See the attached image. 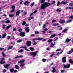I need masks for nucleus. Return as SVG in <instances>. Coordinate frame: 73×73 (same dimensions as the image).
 Segmentation results:
<instances>
[{
    "mask_svg": "<svg viewBox=\"0 0 73 73\" xmlns=\"http://www.w3.org/2000/svg\"><path fill=\"white\" fill-rule=\"evenodd\" d=\"M72 52V51L71 50H70L68 52V54H71Z\"/></svg>",
    "mask_w": 73,
    "mask_h": 73,
    "instance_id": "nucleus-53",
    "label": "nucleus"
},
{
    "mask_svg": "<svg viewBox=\"0 0 73 73\" xmlns=\"http://www.w3.org/2000/svg\"><path fill=\"white\" fill-rule=\"evenodd\" d=\"M4 50V51H5V50H6V49H4V48H0V50Z\"/></svg>",
    "mask_w": 73,
    "mask_h": 73,
    "instance_id": "nucleus-23",
    "label": "nucleus"
},
{
    "mask_svg": "<svg viewBox=\"0 0 73 73\" xmlns=\"http://www.w3.org/2000/svg\"><path fill=\"white\" fill-rule=\"evenodd\" d=\"M69 6H73V3H72L69 4Z\"/></svg>",
    "mask_w": 73,
    "mask_h": 73,
    "instance_id": "nucleus-42",
    "label": "nucleus"
},
{
    "mask_svg": "<svg viewBox=\"0 0 73 73\" xmlns=\"http://www.w3.org/2000/svg\"><path fill=\"white\" fill-rule=\"evenodd\" d=\"M56 36V34H53L50 36V38H53V37H55Z\"/></svg>",
    "mask_w": 73,
    "mask_h": 73,
    "instance_id": "nucleus-19",
    "label": "nucleus"
},
{
    "mask_svg": "<svg viewBox=\"0 0 73 73\" xmlns=\"http://www.w3.org/2000/svg\"><path fill=\"white\" fill-rule=\"evenodd\" d=\"M67 4V2H66L63 1L60 2V4Z\"/></svg>",
    "mask_w": 73,
    "mask_h": 73,
    "instance_id": "nucleus-18",
    "label": "nucleus"
},
{
    "mask_svg": "<svg viewBox=\"0 0 73 73\" xmlns=\"http://www.w3.org/2000/svg\"><path fill=\"white\" fill-rule=\"evenodd\" d=\"M56 21V20H53L52 21V23H54Z\"/></svg>",
    "mask_w": 73,
    "mask_h": 73,
    "instance_id": "nucleus-54",
    "label": "nucleus"
},
{
    "mask_svg": "<svg viewBox=\"0 0 73 73\" xmlns=\"http://www.w3.org/2000/svg\"><path fill=\"white\" fill-rule=\"evenodd\" d=\"M18 31H19V32H21V31H22V29H19L18 30Z\"/></svg>",
    "mask_w": 73,
    "mask_h": 73,
    "instance_id": "nucleus-56",
    "label": "nucleus"
},
{
    "mask_svg": "<svg viewBox=\"0 0 73 73\" xmlns=\"http://www.w3.org/2000/svg\"><path fill=\"white\" fill-rule=\"evenodd\" d=\"M27 46H21L20 47V48H27Z\"/></svg>",
    "mask_w": 73,
    "mask_h": 73,
    "instance_id": "nucleus-47",
    "label": "nucleus"
},
{
    "mask_svg": "<svg viewBox=\"0 0 73 73\" xmlns=\"http://www.w3.org/2000/svg\"><path fill=\"white\" fill-rule=\"evenodd\" d=\"M20 10L17 11L16 13V16H18V15L20 14Z\"/></svg>",
    "mask_w": 73,
    "mask_h": 73,
    "instance_id": "nucleus-13",
    "label": "nucleus"
},
{
    "mask_svg": "<svg viewBox=\"0 0 73 73\" xmlns=\"http://www.w3.org/2000/svg\"><path fill=\"white\" fill-rule=\"evenodd\" d=\"M20 35L21 37H24V36H25V33L24 32H21L20 33Z\"/></svg>",
    "mask_w": 73,
    "mask_h": 73,
    "instance_id": "nucleus-8",
    "label": "nucleus"
},
{
    "mask_svg": "<svg viewBox=\"0 0 73 73\" xmlns=\"http://www.w3.org/2000/svg\"><path fill=\"white\" fill-rule=\"evenodd\" d=\"M59 25V24L58 23H54L52 25V26H56V25Z\"/></svg>",
    "mask_w": 73,
    "mask_h": 73,
    "instance_id": "nucleus-27",
    "label": "nucleus"
},
{
    "mask_svg": "<svg viewBox=\"0 0 73 73\" xmlns=\"http://www.w3.org/2000/svg\"><path fill=\"white\" fill-rule=\"evenodd\" d=\"M69 18L70 19H73V16L72 15H71L69 17Z\"/></svg>",
    "mask_w": 73,
    "mask_h": 73,
    "instance_id": "nucleus-48",
    "label": "nucleus"
},
{
    "mask_svg": "<svg viewBox=\"0 0 73 73\" xmlns=\"http://www.w3.org/2000/svg\"><path fill=\"white\" fill-rule=\"evenodd\" d=\"M13 48V47L12 46H11L9 47V48L7 49L8 50H9V49H11Z\"/></svg>",
    "mask_w": 73,
    "mask_h": 73,
    "instance_id": "nucleus-36",
    "label": "nucleus"
},
{
    "mask_svg": "<svg viewBox=\"0 0 73 73\" xmlns=\"http://www.w3.org/2000/svg\"><path fill=\"white\" fill-rule=\"evenodd\" d=\"M18 63H20L21 64V65L20 66L22 67L24 66L25 64H24V62H25V60H22L19 61L18 62Z\"/></svg>",
    "mask_w": 73,
    "mask_h": 73,
    "instance_id": "nucleus-2",
    "label": "nucleus"
},
{
    "mask_svg": "<svg viewBox=\"0 0 73 73\" xmlns=\"http://www.w3.org/2000/svg\"><path fill=\"white\" fill-rule=\"evenodd\" d=\"M68 31V29H65L63 31V32L64 33L65 32Z\"/></svg>",
    "mask_w": 73,
    "mask_h": 73,
    "instance_id": "nucleus-38",
    "label": "nucleus"
},
{
    "mask_svg": "<svg viewBox=\"0 0 73 73\" xmlns=\"http://www.w3.org/2000/svg\"><path fill=\"white\" fill-rule=\"evenodd\" d=\"M10 65L9 64H7L6 65H4V66L5 68H8L9 66Z\"/></svg>",
    "mask_w": 73,
    "mask_h": 73,
    "instance_id": "nucleus-16",
    "label": "nucleus"
},
{
    "mask_svg": "<svg viewBox=\"0 0 73 73\" xmlns=\"http://www.w3.org/2000/svg\"><path fill=\"white\" fill-rule=\"evenodd\" d=\"M59 23L60 24H64V23H65V20L61 19L59 21Z\"/></svg>",
    "mask_w": 73,
    "mask_h": 73,
    "instance_id": "nucleus-6",
    "label": "nucleus"
},
{
    "mask_svg": "<svg viewBox=\"0 0 73 73\" xmlns=\"http://www.w3.org/2000/svg\"><path fill=\"white\" fill-rule=\"evenodd\" d=\"M37 12V11H34L33 13H32L30 15V16H32V15H33V13H36V12Z\"/></svg>",
    "mask_w": 73,
    "mask_h": 73,
    "instance_id": "nucleus-20",
    "label": "nucleus"
},
{
    "mask_svg": "<svg viewBox=\"0 0 73 73\" xmlns=\"http://www.w3.org/2000/svg\"><path fill=\"white\" fill-rule=\"evenodd\" d=\"M71 40V39H69L68 38H67L65 42H69Z\"/></svg>",
    "mask_w": 73,
    "mask_h": 73,
    "instance_id": "nucleus-14",
    "label": "nucleus"
},
{
    "mask_svg": "<svg viewBox=\"0 0 73 73\" xmlns=\"http://www.w3.org/2000/svg\"><path fill=\"white\" fill-rule=\"evenodd\" d=\"M42 33H45V32H45V31H42Z\"/></svg>",
    "mask_w": 73,
    "mask_h": 73,
    "instance_id": "nucleus-64",
    "label": "nucleus"
},
{
    "mask_svg": "<svg viewBox=\"0 0 73 73\" xmlns=\"http://www.w3.org/2000/svg\"><path fill=\"white\" fill-rule=\"evenodd\" d=\"M61 73H64L65 72V70H63L61 71Z\"/></svg>",
    "mask_w": 73,
    "mask_h": 73,
    "instance_id": "nucleus-51",
    "label": "nucleus"
},
{
    "mask_svg": "<svg viewBox=\"0 0 73 73\" xmlns=\"http://www.w3.org/2000/svg\"><path fill=\"white\" fill-rule=\"evenodd\" d=\"M11 38V36H7V39H8V40H9V38Z\"/></svg>",
    "mask_w": 73,
    "mask_h": 73,
    "instance_id": "nucleus-57",
    "label": "nucleus"
},
{
    "mask_svg": "<svg viewBox=\"0 0 73 73\" xmlns=\"http://www.w3.org/2000/svg\"><path fill=\"white\" fill-rule=\"evenodd\" d=\"M4 60H5V59L4 58H2L1 60H0V64H3L5 62V61H3Z\"/></svg>",
    "mask_w": 73,
    "mask_h": 73,
    "instance_id": "nucleus-7",
    "label": "nucleus"
},
{
    "mask_svg": "<svg viewBox=\"0 0 73 73\" xmlns=\"http://www.w3.org/2000/svg\"><path fill=\"white\" fill-rule=\"evenodd\" d=\"M13 71H14V70L13 68L10 69V72H13Z\"/></svg>",
    "mask_w": 73,
    "mask_h": 73,
    "instance_id": "nucleus-40",
    "label": "nucleus"
},
{
    "mask_svg": "<svg viewBox=\"0 0 73 73\" xmlns=\"http://www.w3.org/2000/svg\"><path fill=\"white\" fill-rule=\"evenodd\" d=\"M63 66H64V68H66V69H68V68H70V64H68L67 65L64 64Z\"/></svg>",
    "mask_w": 73,
    "mask_h": 73,
    "instance_id": "nucleus-4",
    "label": "nucleus"
},
{
    "mask_svg": "<svg viewBox=\"0 0 73 73\" xmlns=\"http://www.w3.org/2000/svg\"><path fill=\"white\" fill-rule=\"evenodd\" d=\"M72 20H70L68 21H67V22H66V23H70V22H71L72 21Z\"/></svg>",
    "mask_w": 73,
    "mask_h": 73,
    "instance_id": "nucleus-39",
    "label": "nucleus"
},
{
    "mask_svg": "<svg viewBox=\"0 0 73 73\" xmlns=\"http://www.w3.org/2000/svg\"><path fill=\"white\" fill-rule=\"evenodd\" d=\"M52 72H53V73H54V72H56V69H55V68H53V70Z\"/></svg>",
    "mask_w": 73,
    "mask_h": 73,
    "instance_id": "nucleus-24",
    "label": "nucleus"
},
{
    "mask_svg": "<svg viewBox=\"0 0 73 73\" xmlns=\"http://www.w3.org/2000/svg\"><path fill=\"white\" fill-rule=\"evenodd\" d=\"M15 68L16 69H19V66L17 65H15Z\"/></svg>",
    "mask_w": 73,
    "mask_h": 73,
    "instance_id": "nucleus-21",
    "label": "nucleus"
},
{
    "mask_svg": "<svg viewBox=\"0 0 73 73\" xmlns=\"http://www.w3.org/2000/svg\"><path fill=\"white\" fill-rule=\"evenodd\" d=\"M55 44H54V43H51V47H53V46H54V45H55Z\"/></svg>",
    "mask_w": 73,
    "mask_h": 73,
    "instance_id": "nucleus-31",
    "label": "nucleus"
},
{
    "mask_svg": "<svg viewBox=\"0 0 73 73\" xmlns=\"http://www.w3.org/2000/svg\"><path fill=\"white\" fill-rule=\"evenodd\" d=\"M11 26H12V25H10L7 26L6 27V29H9V28H11Z\"/></svg>",
    "mask_w": 73,
    "mask_h": 73,
    "instance_id": "nucleus-22",
    "label": "nucleus"
},
{
    "mask_svg": "<svg viewBox=\"0 0 73 73\" xmlns=\"http://www.w3.org/2000/svg\"><path fill=\"white\" fill-rule=\"evenodd\" d=\"M53 41V40L52 39H50L48 41V42H52Z\"/></svg>",
    "mask_w": 73,
    "mask_h": 73,
    "instance_id": "nucleus-25",
    "label": "nucleus"
},
{
    "mask_svg": "<svg viewBox=\"0 0 73 73\" xmlns=\"http://www.w3.org/2000/svg\"><path fill=\"white\" fill-rule=\"evenodd\" d=\"M43 40V38H34L33 39V41L34 42L35 41V40Z\"/></svg>",
    "mask_w": 73,
    "mask_h": 73,
    "instance_id": "nucleus-5",
    "label": "nucleus"
},
{
    "mask_svg": "<svg viewBox=\"0 0 73 73\" xmlns=\"http://www.w3.org/2000/svg\"><path fill=\"white\" fill-rule=\"evenodd\" d=\"M25 29H26L25 30L27 32H29V29L28 27H25Z\"/></svg>",
    "mask_w": 73,
    "mask_h": 73,
    "instance_id": "nucleus-17",
    "label": "nucleus"
},
{
    "mask_svg": "<svg viewBox=\"0 0 73 73\" xmlns=\"http://www.w3.org/2000/svg\"><path fill=\"white\" fill-rule=\"evenodd\" d=\"M34 18V17H31L28 19V20L29 21H30V20H32V19H33Z\"/></svg>",
    "mask_w": 73,
    "mask_h": 73,
    "instance_id": "nucleus-35",
    "label": "nucleus"
},
{
    "mask_svg": "<svg viewBox=\"0 0 73 73\" xmlns=\"http://www.w3.org/2000/svg\"><path fill=\"white\" fill-rule=\"evenodd\" d=\"M55 2H56L55 1H52V3L51 4L47 2L43 3L41 5V9H44L45 8H47V7H48V6H49V5H52V4H54V3Z\"/></svg>",
    "mask_w": 73,
    "mask_h": 73,
    "instance_id": "nucleus-1",
    "label": "nucleus"
},
{
    "mask_svg": "<svg viewBox=\"0 0 73 73\" xmlns=\"http://www.w3.org/2000/svg\"><path fill=\"white\" fill-rule=\"evenodd\" d=\"M30 3V2H29V1H26L24 3V5H27V6L28 5H29V4Z\"/></svg>",
    "mask_w": 73,
    "mask_h": 73,
    "instance_id": "nucleus-10",
    "label": "nucleus"
},
{
    "mask_svg": "<svg viewBox=\"0 0 73 73\" xmlns=\"http://www.w3.org/2000/svg\"><path fill=\"white\" fill-rule=\"evenodd\" d=\"M56 50V51H60V50H61V49H58Z\"/></svg>",
    "mask_w": 73,
    "mask_h": 73,
    "instance_id": "nucleus-63",
    "label": "nucleus"
},
{
    "mask_svg": "<svg viewBox=\"0 0 73 73\" xmlns=\"http://www.w3.org/2000/svg\"><path fill=\"white\" fill-rule=\"evenodd\" d=\"M2 53L3 57H6V56H7L5 55V54H4V52H3Z\"/></svg>",
    "mask_w": 73,
    "mask_h": 73,
    "instance_id": "nucleus-37",
    "label": "nucleus"
},
{
    "mask_svg": "<svg viewBox=\"0 0 73 73\" xmlns=\"http://www.w3.org/2000/svg\"><path fill=\"white\" fill-rule=\"evenodd\" d=\"M27 45L28 46H30L31 45V42L29 41H28L27 42Z\"/></svg>",
    "mask_w": 73,
    "mask_h": 73,
    "instance_id": "nucleus-9",
    "label": "nucleus"
},
{
    "mask_svg": "<svg viewBox=\"0 0 73 73\" xmlns=\"http://www.w3.org/2000/svg\"><path fill=\"white\" fill-rule=\"evenodd\" d=\"M34 4H35V3L33 2L32 4H31V7H33Z\"/></svg>",
    "mask_w": 73,
    "mask_h": 73,
    "instance_id": "nucleus-50",
    "label": "nucleus"
},
{
    "mask_svg": "<svg viewBox=\"0 0 73 73\" xmlns=\"http://www.w3.org/2000/svg\"><path fill=\"white\" fill-rule=\"evenodd\" d=\"M16 29H17L16 28L13 29V31H15Z\"/></svg>",
    "mask_w": 73,
    "mask_h": 73,
    "instance_id": "nucleus-60",
    "label": "nucleus"
},
{
    "mask_svg": "<svg viewBox=\"0 0 73 73\" xmlns=\"http://www.w3.org/2000/svg\"><path fill=\"white\" fill-rule=\"evenodd\" d=\"M6 36H7V34L6 33H5L4 34H3L2 35V38H4V37H6Z\"/></svg>",
    "mask_w": 73,
    "mask_h": 73,
    "instance_id": "nucleus-15",
    "label": "nucleus"
},
{
    "mask_svg": "<svg viewBox=\"0 0 73 73\" xmlns=\"http://www.w3.org/2000/svg\"><path fill=\"white\" fill-rule=\"evenodd\" d=\"M39 32H38V31H36V32H35V34H38V33H39Z\"/></svg>",
    "mask_w": 73,
    "mask_h": 73,
    "instance_id": "nucleus-59",
    "label": "nucleus"
},
{
    "mask_svg": "<svg viewBox=\"0 0 73 73\" xmlns=\"http://www.w3.org/2000/svg\"><path fill=\"white\" fill-rule=\"evenodd\" d=\"M29 49H30V50H34V48H33V47H30L29 48Z\"/></svg>",
    "mask_w": 73,
    "mask_h": 73,
    "instance_id": "nucleus-34",
    "label": "nucleus"
},
{
    "mask_svg": "<svg viewBox=\"0 0 73 73\" xmlns=\"http://www.w3.org/2000/svg\"><path fill=\"white\" fill-rule=\"evenodd\" d=\"M5 25H3V29H4V28H5Z\"/></svg>",
    "mask_w": 73,
    "mask_h": 73,
    "instance_id": "nucleus-45",
    "label": "nucleus"
},
{
    "mask_svg": "<svg viewBox=\"0 0 73 73\" xmlns=\"http://www.w3.org/2000/svg\"><path fill=\"white\" fill-rule=\"evenodd\" d=\"M42 60L43 61V62H45V61H46V60L45 59H43Z\"/></svg>",
    "mask_w": 73,
    "mask_h": 73,
    "instance_id": "nucleus-52",
    "label": "nucleus"
},
{
    "mask_svg": "<svg viewBox=\"0 0 73 73\" xmlns=\"http://www.w3.org/2000/svg\"><path fill=\"white\" fill-rule=\"evenodd\" d=\"M8 19H9L8 18L6 19V20H7L5 21V23H6V24H8L10 22V21L9 20H8Z\"/></svg>",
    "mask_w": 73,
    "mask_h": 73,
    "instance_id": "nucleus-12",
    "label": "nucleus"
},
{
    "mask_svg": "<svg viewBox=\"0 0 73 73\" xmlns=\"http://www.w3.org/2000/svg\"><path fill=\"white\" fill-rule=\"evenodd\" d=\"M60 1H58L57 3V6H59V5H60Z\"/></svg>",
    "mask_w": 73,
    "mask_h": 73,
    "instance_id": "nucleus-44",
    "label": "nucleus"
},
{
    "mask_svg": "<svg viewBox=\"0 0 73 73\" xmlns=\"http://www.w3.org/2000/svg\"><path fill=\"white\" fill-rule=\"evenodd\" d=\"M48 29H47V28H45L44 29V30L45 31H48Z\"/></svg>",
    "mask_w": 73,
    "mask_h": 73,
    "instance_id": "nucleus-55",
    "label": "nucleus"
},
{
    "mask_svg": "<svg viewBox=\"0 0 73 73\" xmlns=\"http://www.w3.org/2000/svg\"><path fill=\"white\" fill-rule=\"evenodd\" d=\"M25 24H26V22L25 21H24L23 23H22V25L24 26V25H25Z\"/></svg>",
    "mask_w": 73,
    "mask_h": 73,
    "instance_id": "nucleus-28",
    "label": "nucleus"
},
{
    "mask_svg": "<svg viewBox=\"0 0 73 73\" xmlns=\"http://www.w3.org/2000/svg\"><path fill=\"white\" fill-rule=\"evenodd\" d=\"M15 11V9H13V10L11 11V13H13V12H14Z\"/></svg>",
    "mask_w": 73,
    "mask_h": 73,
    "instance_id": "nucleus-46",
    "label": "nucleus"
},
{
    "mask_svg": "<svg viewBox=\"0 0 73 73\" xmlns=\"http://www.w3.org/2000/svg\"><path fill=\"white\" fill-rule=\"evenodd\" d=\"M23 51H24V50H23V49H21L20 51H19L18 52H19V53H21V52H23Z\"/></svg>",
    "mask_w": 73,
    "mask_h": 73,
    "instance_id": "nucleus-30",
    "label": "nucleus"
},
{
    "mask_svg": "<svg viewBox=\"0 0 73 73\" xmlns=\"http://www.w3.org/2000/svg\"><path fill=\"white\" fill-rule=\"evenodd\" d=\"M21 41H22V40H19L17 41V42H21Z\"/></svg>",
    "mask_w": 73,
    "mask_h": 73,
    "instance_id": "nucleus-41",
    "label": "nucleus"
},
{
    "mask_svg": "<svg viewBox=\"0 0 73 73\" xmlns=\"http://www.w3.org/2000/svg\"><path fill=\"white\" fill-rule=\"evenodd\" d=\"M3 73H5V72H6V70H4L3 71Z\"/></svg>",
    "mask_w": 73,
    "mask_h": 73,
    "instance_id": "nucleus-61",
    "label": "nucleus"
},
{
    "mask_svg": "<svg viewBox=\"0 0 73 73\" xmlns=\"http://www.w3.org/2000/svg\"><path fill=\"white\" fill-rule=\"evenodd\" d=\"M25 50H27V51H29V50L27 48H25Z\"/></svg>",
    "mask_w": 73,
    "mask_h": 73,
    "instance_id": "nucleus-58",
    "label": "nucleus"
},
{
    "mask_svg": "<svg viewBox=\"0 0 73 73\" xmlns=\"http://www.w3.org/2000/svg\"><path fill=\"white\" fill-rule=\"evenodd\" d=\"M15 16V14H10L9 15V16L10 17H13Z\"/></svg>",
    "mask_w": 73,
    "mask_h": 73,
    "instance_id": "nucleus-26",
    "label": "nucleus"
},
{
    "mask_svg": "<svg viewBox=\"0 0 73 73\" xmlns=\"http://www.w3.org/2000/svg\"><path fill=\"white\" fill-rule=\"evenodd\" d=\"M37 51H36L35 52H32L30 53V54L31 56H33V57H35L37 55Z\"/></svg>",
    "mask_w": 73,
    "mask_h": 73,
    "instance_id": "nucleus-3",
    "label": "nucleus"
},
{
    "mask_svg": "<svg viewBox=\"0 0 73 73\" xmlns=\"http://www.w3.org/2000/svg\"><path fill=\"white\" fill-rule=\"evenodd\" d=\"M57 12H60L61 11V10H60V9H58L56 10Z\"/></svg>",
    "mask_w": 73,
    "mask_h": 73,
    "instance_id": "nucleus-33",
    "label": "nucleus"
},
{
    "mask_svg": "<svg viewBox=\"0 0 73 73\" xmlns=\"http://www.w3.org/2000/svg\"><path fill=\"white\" fill-rule=\"evenodd\" d=\"M69 62L70 63H71V64H73V61L72 60H70L69 61Z\"/></svg>",
    "mask_w": 73,
    "mask_h": 73,
    "instance_id": "nucleus-32",
    "label": "nucleus"
},
{
    "mask_svg": "<svg viewBox=\"0 0 73 73\" xmlns=\"http://www.w3.org/2000/svg\"><path fill=\"white\" fill-rule=\"evenodd\" d=\"M69 9H73V7H69Z\"/></svg>",
    "mask_w": 73,
    "mask_h": 73,
    "instance_id": "nucleus-43",
    "label": "nucleus"
},
{
    "mask_svg": "<svg viewBox=\"0 0 73 73\" xmlns=\"http://www.w3.org/2000/svg\"><path fill=\"white\" fill-rule=\"evenodd\" d=\"M66 57H64L62 58V61L63 62H66Z\"/></svg>",
    "mask_w": 73,
    "mask_h": 73,
    "instance_id": "nucleus-11",
    "label": "nucleus"
},
{
    "mask_svg": "<svg viewBox=\"0 0 73 73\" xmlns=\"http://www.w3.org/2000/svg\"><path fill=\"white\" fill-rule=\"evenodd\" d=\"M36 44H37V42H35L34 44H33V45H36Z\"/></svg>",
    "mask_w": 73,
    "mask_h": 73,
    "instance_id": "nucleus-62",
    "label": "nucleus"
},
{
    "mask_svg": "<svg viewBox=\"0 0 73 73\" xmlns=\"http://www.w3.org/2000/svg\"><path fill=\"white\" fill-rule=\"evenodd\" d=\"M11 8L13 9H15V6H12Z\"/></svg>",
    "mask_w": 73,
    "mask_h": 73,
    "instance_id": "nucleus-49",
    "label": "nucleus"
},
{
    "mask_svg": "<svg viewBox=\"0 0 73 73\" xmlns=\"http://www.w3.org/2000/svg\"><path fill=\"white\" fill-rule=\"evenodd\" d=\"M40 3L41 4H42L43 3H45V0H41Z\"/></svg>",
    "mask_w": 73,
    "mask_h": 73,
    "instance_id": "nucleus-29",
    "label": "nucleus"
}]
</instances>
